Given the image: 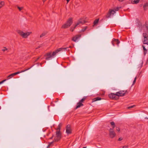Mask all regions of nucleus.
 Returning a JSON list of instances; mask_svg holds the SVG:
<instances>
[{"label": "nucleus", "instance_id": "obj_5", "mask_svg": "<svg viewBox=\"0 0 148 148\" xmlns=\"http://www.w3.org/2000/svg\"><path fill=\"white\" fill-rule=\"evenodd\" d=\"M108 96L110 98L113 100H116L119 99V96L116 93L115 94L113 93H110L109 94Z\"/></svg>", "mask_w": 148, "mask_h": 148}, {"label": "nucleus", "instance_id": "obj_25", "mask_svg": "<svg viewBox=\"0 0 148 148\" xmlns=\"http://www.w3.org/2000/svg\"><path fill=\"white\" fill-rule=\"evenodd\" d=\"M4 5V2L3 1H1L0 3V8H1Z\"/></svg>", "mask_w": 148, "mask_h": 148}, {"label": "nucleus", "instance_id": "obj_14", "mask_svg": "<svg viewBox=\"0 0 148 148\" xmlns=\"http://www.w3.org/2000/svg\"><path fill=\"white\" fill-rule=\"evenodd\" d=\"M116 93L117 94H118V96H119H119H124L125 94V93H123L121 91H120L119 92H117Z\"/></svg>", "mask_w": 148, "mask_h": 148}, {"label": "nucleus", "instance_id": "obj_32", "mask_svg": "<svg viewBox=\"0 0 148 148\" xmlns=\"http://www.w3.org/2000/svg\"><path fill=\"white\" fill-rule=\"evenodd\" d=\"M136 77H135L134 78V81H133L132 85L134 84L136 82Z\"/></svg>", "mask_w": 148, "mask_h": 148}, {"label": "nucleus", "instance_id": "obj_26", "mask_svg": "<svg viewBox=\"0 0 148 148\" xmlns=\"http://www.w3.org/2000/svg\"><path fill=\"white\" fill-rule=\"evenodd\" d=\"M62 126V124L60 123L58 126V128L57 129V130H58L59 131H60L61 129V127Z\"/></svg>", "mask_w": 148, "mask_h": 148}, {"label": "nucleus", "instance_id": "obj_46", "mask_svg": "<svg viewBox=\"0 0 148 148\" xmlns=\"http://www.w3.org/2000/svg\"><path fill=\"white\" fill-rule=\"evenodd\" d=\"M40 47V46H38L36 48V49H38Z\"/></svg>", "mask_w": 148, "mask_h": 148}, {"label": "nucleus", "instance_id": "obj_17", "mask_svg": "<svg viewBox=\"0 0 148 148\" xmlns=\"http://www.w3.org/2000/svg\"><path fill=\"white\" fill-rule=\"evenodd\" d=\"M101 99V98L100 97H97L93 99L92 100V101L93 102H95L97 101L100 100Z\"/></svg>", "mask_w": 148, "mask_h": 148}, {"label": "nucleus", "instance_id": "obj_21", "mask_svg": "<svg viewBox=\"0 0 148 148\" xmlns=\"http://www.w3.org/2000/svg\"><path fill=\"white\" fill-rule=\"evenodd\" d=\"M109 11L110 12V13H111V15H114L115 13V11L114 10H111L110 9H109Z\"/></svg>", "mask_w": 148, "mask_h": 148}, {"label": "nucleus", "instance_id": "obj_45", "mask_svg": "<svg viewBox=\"0 0 148 148\" xmlns=\"http://www.w3.org/2000/svg\"><path fill=\"white\" fill-rule=\"evenodd\" d=\"M66 1H67V3H68L69 2L70 0H66Z\"/></svg>", "mask_w": 148, "mask_h": 148}, {"label": "nucleus", "instance_id": "obj_23", "mask_svg": "<svg viewBox=\"0 0 148 148\" xmlns=\"http://www.w3.org/2000/svg\"><path fill=\"white\" fill-rule=\"evenodd\" d=\"M110 13V12L109 10V12H108V13L106 15V17L107 18H109L110 17V16L111 15V13Z\"/></svg>", "mask_w": 148, "mask_h": 148}, {"label": "nucleus", "instance_id": "obj_43", "mask_svg": "<svg viewBox=\"0 0 148 148\" xmlns=\"http://www.w3.org/2000/svg\"><path fill=\"white\" fill-rule=\"evenodd\" d=\"M53 135L52 137H50V138H49V139H52L53 138Z\"/></svg>", "mask_w": 148, "mask_h": 148}, {"label": "nucleus", "instance_id": "obj_6", "mask_svg": "<svg viewBox=\"0 0 148 148\" xmlns=\"http://www.w3.org/2000/svg\"><path fill=\"white\" fill-rule=\"evenodd\" d=\"M29 69V68H28V69H26L24 70H22L21 71H18V72L14 73L11 74L10 75H8V76H7V78L8 79H9L10 78H11L12 77H13L14 76H15L18 74L20 73L24 72L28 70Z\"/></svg>", "mask_w": 148, "mask_h": 148}, {"label": "nucleus", "instance_id": "obj_16", "mask_svg": "<svg viewBox=\"0 0 148 148\" xmlns=\"http://www.w3.org/2000/svg\"><path fill=\"white\" fill-rule=\"evenodd\" d=\"M143 7L144 10H146L148 8V2L145 3L143 5Z\"/></svg>", "mask_w": 148, "mask_h": 148}, {"label": "nucleus", "instance_id": "obj_44", "mask_svg": "<svg viewBox=\"0 0 148 148\" xmlns=\"http://www.w3.org/2000/svg\"><path fill=\"white\" fill-rule=\"evenodd\" d=\"M40 57H38L36 59V61L38 60L39 58H40Z\"/></svg>", "mask_w": 148, "mask_h": 148}, {"label": "nucleus", "instance_id": "obj_2", "mask_svg": "<svg viewBox=\"0 0 148 148\" xmlns=\"http://www.w3.org/2000/svg\"><path fill=\"white\" fill-rule=\"evenodd\" d=\"M73 23V18L70 17L67 20L66 23L61 27V28L66 29L70 26Z\"/></svg>", "mask_w": 148, "mask_h": 148}, {"label": "nucleus", "instance_id": "obj_33", "mask_svg": "<svg viewBox=\"0 0 148 148\" xmlns=\"http://www.w3.org/2000/svg\"><path fill=\"white\" fill-rule=\"evenodd\" d=\"M134 106H135L134 105L130 106L128 107L127 108H128V109H130V108H134Z\"/></svg>", "mask_w": 148, "mask_h": 148}, {"label": "nucleus", "instance_id": "obj_20", "mask_svg": "<svg viewBox=\"0 0 148 148\" xmlns=\"http://www.w3.org/2000/svg\"><path fill=\"white\" fill-rule=\"evenodd\" d=\"M61 138L58 137H57V136H56L55 137L54 139V141L55 142H58L59 140H60L61 139Z\"/></svg>", "mask_w": 148, "mask_h": 148}, {"label": "nucleus", "instance_id": "obj_51", "mask_svg": "<svg viewBox=\"0 0 148 148\" xmlns=\"http://www.w3.org/2000/svg\"><path fill=\"white\" fill-rule=\"evenodd\" d=\"M49 108V106H48V108Z\"/></svg>", "mask_w": 148, "mask_h": 148}, {"label": "nucleus", "instance_id": "obj_7", "mask_svg": "<svg viewBox=\"0 0 148 148\" xmlns=\"http://www.w3.org/2000/svg\"><path fill=\"white\" fill-rule=\"evenodd\" d=\"M143 36L144 39V40L143 41V43L148 45V35L146 33H143Z\"/></svg>", "mask_w": 148, "mask_h": 148}, {"label": "nucleus", "instance_id": "obj_11", "mask_svg": "<svg viewBox=\"0 0 148 148\" xmlns=\"http://www.w3.org/2000/svg\"><path fill=\"white\" fill-rule=\"evenodd\" d=\"M81 36L80 34L76 35L73 37L72 40L74 42H76L77 39L81 37Z\"/></svg>", "mask_w": 148, "mask_h": 148}, {"label": "nucleus", "instance_id": "obj_3", "mask_svg": "<svg viewBox=\"0 0 148 148\" xmlns=\"http://www.w3.org/2000/svg\"><path fill=\"white\" fill-rule=\"evenodd\" d=\"M86 23V21L83 19L82 18H80L77 21V23L74 25V27H72L70 28V30L72 32H73L74 29L76 28V27H77L80 24H83L85 23Z\"/></svg>", "mask_w": 148, "mask_h": 148}, {"label": "nucleus", "instance_id": "obj_8", "mask_svg": "<svg viewBox=\"0 0 148 148\" xmlns=\"http://www.w3.org/2000/svg\"><path fill=\"white\" fill-rule=\"evenodd\" d=\"M68 48H60L58 49H57L53 52L52 54H51L52 55V56H54L56 55L57 53H58V52L62 51V49H64V50H66V49Z\"/></svg>", "mask_w": 148, "mask_h": 148}, {"label": "nucleus", "instance_id": "obj_22", "mask_svg": "<svg viewBox=\"0 0 148 148\" xmlns=\"http://www.w3.org/2000/svg\"><path fill=\"white\" fill-rule=\"evenodd\" d=\"M99 21V19H96L93 22L94 25H95L97 24Z\"/></svg>", "mask_w": 148, "mask_h": 148}, {"label": "nucleus", "instance_id": "obj_49", "mask_svg": "<svg viewBox=\"0 0 148 148\" xmlns=\"http://www.w3.org/2000/svg\"><path fill=\"white\" fill-rule=\"evenodd\" d=\"M86 148V147H83V148Z\"/></svg>", "mask_w": 148, "mask_h": 148}, {"label": "nucleus", "instance_id": "obj_50", "mask_svg": "<svg viewBox=\"0 0 148 148\" xmlns=\"http://www.w3.org/2000/svg\"><path fill=\"white\" fill-rule=\"evenodd\" d=\"M142 4L141 5H140V6H142Z\"/></svg>", "mask_w": 148, "mask_h": 148}, {"label": "nucleus", "instance_id": "obj_42", "mask_svg": "<svg viewBox=\"0 0 148 148\" xmlns=\"http://www.w3.org/2000/svg\"><path fill=\"white\" fill-rule=\"evenodd\" d=\"M84 99H82L80 101H81V102H83L84 101Z\"/></svg>", "mask_w": 148, "mask_h": 148}, {"label": "nucleus", "instance_id": "obj_19", "mask_svg": "<svg viewBox=\"0 0 148 148\" xmlns=\"http://www.w3.org/2000/svg\"><path fill=\"white\" fill-rule=\"evenodd\" d=\"M140 0H132V2L133 4H137L139 3Z\"/></svg>", "mask_w": 148, "mask_h": 148}, {"label": "nucleus", "instance_id": "obj_35", "mask_svg": "<svg viewBox=\"0 0 148 148\" xmlns=\"http://www.w3.org/2000/svg\"><path fill=\"white\" fill-rule=\"evenodd\" d=\"M116 130L117 131H118V132H119L120 131V129L119 127H116Z\"/></svg>", "mask_w": 148, "mask_h": 148}, {"label": "nucleus", "instance_id": "obj_13", "mask_svg": "<svg viewBox=\"0 0 148 148\" xmlns=\"http://www.w3.org/2000/svg\"><path fill=\"white\" fill-rule=\"evenodd\" d=\"M114 41H116L117 43L116 44L117 45H118L120 43V41L118 39H115V38H113V39L112 41V45L114 46Z\"/></svg>", "mask_w": 148, "mask_h": 148}, {"label": "nucleus", "instance_id": "obj_28", "mask_svg": "<svg viewBox=\"0 0 148 148\" xmlns=\"http://www.w3.org/2000/svg\"><path fill=\"white\" fill-rule=\"evenodd\" d=\"M54 142V141H53L52 142L49 143V144L48 145V146L47 147V148H48V147H49L51 146V145L52 143H53Z\"/></svg>", "mask_w": 148, "mask_h": 148}, {"label": "nucleus", "instance_id": "obj_1", "mask_svg": "<svg viewBox=\"0 0 148 148\" xmlns=\"http://www.w3.org/2000/svg\"><path fill=\"white\" fill-rule=\"evenodd\" d=\"M112 128H110L109 130V134L110 137L111 138H114L116 135V134L114 131V129L116 127L115 123L112 121L110 123Z\"/></svg>", "mask_w": 148, "mask_h": 148}, {"label": "nucleus", "instance_id": "obj_18", "mask_svg": "<svg viewBox=\"0 0 148 148\" xmlns=\"http://www.w3.org/2000/svg\"><path fill=\"white\" fill-rule=\"evenodd\" d=\"M83 105L82 103L80 102L77 103V105L76 106V109H77Z\"/></svg>", "mask_w": 148, "mask_h": 148}, {"label": "nucleus", "instance_id": "obj_34", "mask_svg": "<svg viewBox=\"0 0 148 148\" xmlns=\"http://www.w3.org/2000/svg\"><path fill=\"white\" fill-rule=\"evenodd\" d=\"M6 79H4L2 81H1L0 82V84H2L3 82H4L5 81Z\"/></svg>", "mask_w": 148, "mask_h": 148}, {"label": "nucleus", "instance_id": "obj_37", "mask_svg": "<svg viewBox=\"0 0 148 148\" xmlns=\"http://www.w3.org/2000/svg\"><path fill=\"white\" fill-rule=\"evenodd\" d=\"M142 47H143V51H146L147 50V49H146L145 48L144 46L143 45Z\"/></svg>", "mask_w": 148, "mask_h": 148}, {"label": "nucleus", "instance_id": "obj_41", "mask_svg": "<svg viewBox=\"0 0 148 148\" xmlns=\"http://www.w3.org/2000/svg\"><path fill=\"white\" fill-rule=\"evenodd\" d=\"M122 148H128V146H124Z\"/></svg>", "mask_w": 148, "mask_h": 148}, {"label": "nucleus", "instance_id": "obj_29", "mask_svg": "<svg viewBox=\"0 0 148 148\" xmlns=\"http://www.w3.org/2000/svg\"><path fill=\"white\" fill-rule=\"evenodd\" d=\"M17 8L19 10V11H21V10L23 9V7H20L18 6H17Z\"/></svg>", "mask_w": 148, "mask_h": 148}, {"label": "nucleus", "instance_id": "obj_30", "mask_svg": "<svg viewBox=\"0 0 148 148\" xmlns=\"http://www.w3.org/2000/svg\"><path fill=\"white\" fill-rule=\"evenodd\" d=\"M18 33L21 36H22V34L23 33V32L20 30H19L18 32Z\"/></svg>", "mask_w": 148, "mask_h": 148}, {"label": "nucleus", "instance_id": "obj_4", "mask_svg": "<svg viewBox=\"0 0 148 148\" xmlns=\"http://www.w3.org/2000/svg\"><path fill=\"white\" fill-rule=\"evenodd\" d=\"M137 22L136 23V26L138 28V29L140 32H141L143 29V26L142 25L141 22L138 18H136Z\"/></svg>", "mask_w": 148, "mask_h": 148}, {"label": "nucleus", "instance_id": "obj_38", "mask_svg": "<svg viewBox=\"0 0 148 148\" xmlns=\"http://www.w3.org/2000/svg\"><path fill=\"white\" fill-rule=\"evenodd\" d=\"M147 52V49L146 51H144V55L145 56Z\"/></svg>", "mask_w": 148, "mask_h": 148}, {"label": "nucleus", "instance_id": "obj_48", "mask_svg": "<svg viewBox=\"0 0 148 148\" xmlns=\"http://www.w3.org/2000/svg\"><path fill=\"white\" fill-rule=\"evenodd\" d=\"M45 0H42L44 2L45 1Z\"/></svg>", "mask_w": 148, "mask_h": 148}, {"label": "nucleus", "instance_id": "obj_24", "mask_svg": "<svg viewBox=\"0 0 148 148\" xmlns=\"http://www.w3.org/2000/svg\"><path fill=\"white\" fill-rule=\"evenodd\" d=\"M47 32L43 33L40 35V37L41 38V37L45 36L47 34Z\"/></svg>", "mask_w": 148, "mask_h": 148}, {"label": "nucleus", "instance_id": "obj_39", "mask_svg": "<svg viewBox=\"0 0 148 148\" xmlns=\"http://www.w3.org/2000/svg\"><path fill=\"white\" fill-rule=\"evenodd\" d=\"M119 8L118 7H117L114 10L115 11H118L119 10Z\"/></svg>", "mask_w": 148, "mask_h": 148}, {"label": "nucleus", "instance_id": "obj_9", "mask_svg": "<svg viewBox=\"0 0 148 148\" xmlns=\"http://www.w3.org/2000/svg\"><path fill=\"white\" fill-rule=\"evenodd\" d=\"M66 132L68 134H71L72 133L71 130L69 125H68L66 127Z\"/></svg>", "mask_w": 148, "mask_h": 148}, {"label": "nucleus", "instance_id": "obj_40", "mask_svg": "<svg viewBox=\"0 0 148 148\" xmlns=\"http://www.w3.org/2000/svg\"><path fill=\"white\" fill-rule=\"evenodd\" d=\"M123 139V138H119L118 139V140L119 141H121V140H122Z\"/></svg>", "mask_w": 148, "mask_h": 148}, {"label": "nucleus", "instance_id": "obj_31", "mask_svg": "<svg viewBox=\"0 0 148 148\" xmlns=\"http://www.w3.org/2000/svg\"><path fill=\"white\" fill-rule=\"evenodd\" d=\"M145 26L147 28V29L148 30V22H146L145 23Z\"/></svg>", "mask_w": 148, "mask_h": 148}, {"label": "nucleus", "instance_id": "obj_27", "mask_svg": "<svg viewBox=\"0 0 148 148\" xmlns=\"http://www.w3.org/2000/svg\"><path fill=\"white\" fill-rule=\"evenodd\" d=\"M87 27H88L87 26L85 27L84 28L82 29H81V32H84L86 30V29H87Z\"/></svg>", "mask_w": 148, "mask_h": 148}, {"label": "nucleus", "instance_id": "obj_12", "mask_svg": "<svg viewBox=\"0 0 148 148\" xmlns=\"http://www.w3.org/2000/svg\"><path fill=\"white\" fill-rule=\"evenodd\" d=\"M31 33V32L30 33L29 32H27L26 33L23 32V33L22 34V36L24 38H27V36L30 35V33Z\"/></svg>", "mask_w": 148, "mask_h": 148}, {"label": "nucleus", "instance_id": "obj_36", "mask_svg": "<svg viewBox=\"0 0 148 148\" xmlns=\"http://www.w3.org/2000/svg\"><path fill=\"white\" fill-rule=\"evenodd\" d=\"M4 48H5V49H3L2 50V51H3V52H4L6 50H8V49L6 48V47H4Z\"/></svg>", "mask_w": 148, "mask_h": 148}, {"label": "nucleus", "instance_id": "obj_15", "mask_svg": "<svg viewBox=\"0 0 148 148\" xmlns=\"http://www.w3.org/2000/svg\"><path fill=\"white\" fill-rule=\"evenodd\" d=\"M56 135L57 137H58L61 138V134L60 132V131H56Z\"/></svg>", "mask_w": 148, "mask_h": 148}, {"label": "nucleus", "instance_id": "obj_10", "mask_svg": "<svg viewBox=\"0 0 148 148\" xmlns=\"http://www.w3.org/2000/svg\"><path fill=\"white\" fill-rule=\"evenodd\" d=\"M44 56L47 57L45 58L46 60H49L50 58H51V57L52 56L51 54V52H50L47 53L44 55Z\"/></svg>", "mask_w": 148, "mask_h": 148}, {"label": "nucleus", "instance_id": "obj_47", "mask_svg": "<svg viewBox=\"0 0 148 148\" xmlns=\"http://www.w3.org/2000/svg\"><path fill=\"white\" fill-rule=\"evenodd\" d=\"M145 119H148V118L146 117L145 118Z\"/></svg>", "mask_w": 148, "mask_h": 148}]
</instances>
